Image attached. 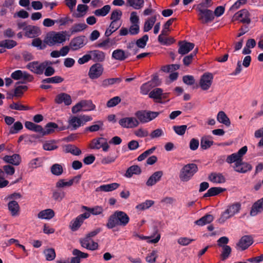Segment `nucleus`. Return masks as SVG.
Segmentation results:
<instances>
[{"mask_svg": "<svg viewBox=\"0 0 263 263\" xmlns=\"http://www.w3.org/2000/svg\"><path fill=\"white\" fill-rule=\"evenodd\" d=\"M241 160L242 159H240L237 155V154L235 153L230 155H229L227 157L226 161L227 163L230 164L235 162L234 166V168L235 169L236 167H237V166H239L240 165V162H241Z\"/></svg>", "mask_w": 263, "mask_h": 263, "instance_id": "32", "label": "nucleus"}, {"mask_svg": "<svg viewBox=\"0 0 263 263\" xmlns=\"http://www.w3.org/2000/svg\"><path fill=\"white\" fill-rule=\"evenodd\" d=\"M52 64V62L49 61H45L41 63L38 61H33L29 63L26 65V68L34 73L41 75L43 73L46 67L51 65Z\"/></svg>", "mask_w": 263, "mask_h": 263, "instance_id": "4", "label": "nucleus"}, {"mask_svg": "<svg viewBox=\"0 0 263 263\" xmlns=\"http://www.w3.org/2000/svg\"><path fill=\"white\" fill-rule=\"evenodd\" d=\"M51 172L55 176L61 175L63 172V168L61 164L55 163L53 164L50 168Z\"/></svg>", "mask_w": 263, "mask_h": 263, "instance_id": "53", "label": "nucleus"}, {"mask_svg": "<svg viewBox=\"0 0 263 263\" xmlns=\"http://www.w3.org/2000/svg\"><path fill=\"white\" fill-rule=\"evenodd\" d=\"M72 254L75 256L71 257L70 263H80L81 258H86L88 257V254L82 252L77 249L73 250Z\"/></svg>", "mask_w": 263, "mask_h": 263, "instance_id": "19", "label": "nucleus"}, {"mask_svg": "<svg viewBox=\"0 0 263 263\" xmlns=\"http://www.w3.org/2000/svg\"><path fill=\"white\" fill-rule=\"evenodd\" d=\"M211 137L203 136L200 139V148L205 150L209 148L214 143V141L210 140Z\"/></svg>", "mask_w": 263, "mask_h": 263, "instance_id": "28", "label": "nucleus"}, {"mask_svg": "<svg viewBox=\"0 0 263 263\" xmlns=\"http://www.w3.org/2000/svg\"><path fill=\"white\" fill-rule=\"evenodd\" d=\"M90 53L91 60L96 63L103 62L105 59V53L99 50H93L88 51Z\"/></svg>", "mask_w": 263, "mask_h": 263, "instance_id": "14", "label": "nucleus"}, {"mask_svg": "<svg viewBox=\"0 0 263 263\" xmlns=\"http://www.w3.org/2000/svg\"><path fill=\"white\" fill-rule=\"evenodd\" d=\"M103 67L100 63H95L89 68L88 76L91 79H96L103 73Z\"/></svg>", "mask_w": 263, "mask_h": 263, "instance_id": "10", "label": "nucleus"}, {"mask_svg": "<svg viewBox=\"0 0 263 263\" xmlns=\"http://www.w3.org/2000/svg\"><path fill=\"white\" fill-rule=\"evenodd\" d=\"M28 87L26 85H20L15 87L14 91V96L16 97H21L24 92V91L27 90Z\"/></svg>", "mask_w": 263, "mask_h": 263, "instance_id": "60", "label": "nucleus"}, {"mask_svg": "<svg viewBox=\"0 0 263 263\" xmlns=\"http://www.w3.org/2000/svg\"><path fill=\"white\" fill-rule=\"evenodd\" d=\"M8 208L12 216H15L18 214L20 206L17 201L15 200L10 201L8 204Z\"/></svg>", "mask_w": 263, "mask_h": 263, "instance_id": "38", "label": "nucleus"}, {"mask_svg": "<svg viewBox=\"0 0 263 263\" xmlns=\"http://www.w3.org/2000/svg\"><path fill=\"white\" fill-rule=\"evenodd\" d=\"M262 211H263V197L253 204L250 211V215L252 216H255L258 213Z\"/></svg>", "mask_w": 263, "mask_h": 263, "instance_id": "23", "label": "nucleus"}, {"mask_svg": "<svg viewBox=\"0 0 263 263\" xmlns=\"http://www.w3.org/2000/svg\"><path fill=\"white\" fill-rule=\"evenodd\" d=\"M144 4V0H127V5L135 9L142 8Z\"/></svg>", "mask_w": 263, "mask_h": 263, "instance_id": "43", "label": "nucleus"}, {"mask_svg": "<svg viewBox=\"0 0 263 263\" xmlns=\"http://www.w3.org/2000/svg\"><path fill=\"white\" fill-rule=\"evenodd\" d=\"M66 36L63 32L54 33L47 36L44 42L49 46H52L57 44H61L66 41Z\"/></svg>", "mask_w": 263, "mask_h": 263, "instance_id": "6", "label": "nucleus"}, {"mask_svg": "<svg viewBox=\"0 0 263 263\" xmlns=\"http://www.w3.org/2000/svg\"><path fill=\"white\" fill-rule=\"evenodd\" d=\"M97 124H94L90 126L87 127L85 129L86 131H90V132H95L98 131L103 125V123L101 121L97 122Z\"/></svg>", "mask_w": 263, "mask_h": 263, "instance_id": "63", "label": "nucleus"}, {"mask_svg": "<svg viewBox=\"0 0 263 263\" xmlns=\"http://www.w3.org/2000/svg\"><path fill=\"white\" fill-rule=\"evenodd\" d=\"M119 124L123 128H133L139 125V122L134 117H125L119 121Z\"/></svg>", "mask_w": 263, "mask_h": 263, "instance_id": "9", "label": "nucleus"}, {"mask_svg": "<svg viewBox=\"0 0 263 263\" xmlns=\"http://www.w3.org/2000/svg\"><path fill=\"white\" fill-rule=\"evenodd\" d=\"M129 221V217L124 212L116 211L108 218L106 227L112 229L117 226H126Z\"/></svg>", "mask_w": 263, "mask_h": 263, "instance_id": "1", "label": "nucleus"}, {"mask_svg": "<svg viewBox=\"0 0 263 263\" xmlns=\"http://www.w3.org/2000/svg\"><path fill=\"white\" fill-rule=\"evenodd\" d=\"M231 252V248L229 246L223 245L222 246V252L221 255V259L224 260L228 258Z\"/></svg>", "mask_w": 263, "mask_h": 263, "instance_id": "61", "label": "nucleus"}, {"mask_svg": "<svg viewBox=\"0 0 263 263\" xmlns=\"http://www.w3.org/2000/svg\"><path fill=\"white\" fill-rule=\"evenodd\" d=\"M110 9V6L106 5L101 9L96 10L93 13L97 16H105L109 12Z\"/></svg>", "mask_w": 263, "mask_h": 263, "instance_id": "42", "label": "nucleus"}, {"mask_svg": "<svg viewBox=\"0 0 263 263\" xmlns=\"http://www.w3.org/2000/svg\"><path fill=\"white\" fill-rule=\"evenodd\" d=\"M122 15V12L120 9H115L113 10L110 14V19L112 20L111 22L118 23Z\"/></svg>", "mask_w": 263, "mask_h": 263, "instance_id": "52", "label": "nucleus"}, {"mask_svg": "<svg viewBox=\"0 0 263 263\" xmlns=\"http://www.w3.org/2000/svg\"><path fill=\"white\" fill-rule=\"evenodd\" d=\"M54 102L58 104H61L63 103L65 105L68 106L71 104L72 100L69 95L62 92L55 96Z\"/></svg>", "mask_w": 263, "mask_h": 263, "instance_id": "15", "label": "nucleus"}, {"mask_svg": "<svg viewBox=\"0 0 263 263\" xmlns=\"http://www.w3.org/2000/svg\"><path fill=\"white\" fill-rule=\"evenodd\" d=\"M58 125L54 122H49L43 128V131L41 132L42 136H45L53 133L55 129H58Z\"/></svg>", "mask_w": 263, "mask_h": 263, "instance_id": "27", "label": "nucleus"}, {"mask_svg": "<svg viewBox=\"0 0 263 263\" xmlns=\"http://www.w3.org/2000/svg\"><path fill=\"white\" fill-rule=\"evenodd\" d=\"M54 215L53 210L48 209L40 212L37 214V217L42 219H50L54 216Z\"/></svg>", "mask_w": 263, "mask_h": 263, "instance_id": "26", "label": "nucleus"}, {"mask_svg": "<svg viewBox=\"0 0 263 263\" xmlns=\"http://www.w3.org/2000/svg\"><path fill=\"white\" fill-rule=\"evenodd\" d=\"M43 254L45 256L46 259L48 261H52L56 257L55 250L53 248H48L44 250Z\"/></svg>", "mask_w": 263, "mask_h": 263, "instance_id": "46", "label": "nucleus"}, {"mask_svg": "<svg viewBox=\"0 0 263 263\" xmlns=\"http://www.w3.org/2000/svg\"><path fill=\"white\" fill-rule=\"evenodd\" d=\"M173 129L176 134L179 136L183 135L187 129V125H175L173 127Z\"/></svg>", "mask_w": 263, "mask_h": 263, "instance_id": "58", "label": "nucleus"}, {"mask_svg": "<svg viewBox=\"0 0 263 263\" xmlns=\"http://www.w3.org/2000/svg\"><path fill=\"white\" fill-rule=\"evenodd\" d=\"M156 21V17L155 16H153L146 20L145 22L144 27H143V31L144 32H146L149 31L154 26L155 22Z\"/></svg>", "mask_w": 263, "mask_h": 263, "instance_id": "49", "label": "nucleus"}, {"mask_svg": "<svg viewBox=\"0 0 263 263\" xmlns=\"http://www.w3.org/2000/svg\"><path fill=\"white\" fill-rule=\"evenodd\" d=\"M63 148L65 153H70L74 156H79L82 153L80 149L72 144H66L63 146Z\"/></svg>", "mask_w": 263, "mask_h": 263, "instance_id": "25", "label": "nucleus"}, {"mask_svg": "<svg viewBox=\"0 0 263 263\" xmlns=\"http://www.w3.org/2000/svg\"><path fill=\"white\" fill-rule=\"evenodd\" d=\"M87 26L85 23L74 24L70 28V32L72 34L82 31L87 28Z\"/></svg>", "mask_w": 263, "mask_h": 263, "instance_id": "48", "label": "nucleus"}, {"mask_svg": "<svg viewBox=\"0 0 263 263\" xmlns=\"http://www.w3.org/2000/svg\"><path fill=\"white\" fill-rule=\"evenodd\" d=\"M176 20V18H171L169 19L163 25L162 34L164 35H168L169 31V27L172 25L173 23Z\"/></svg>", "mask_w": 263, "mask_h": 263, "instance_id": "57", "label": "nucleus"}, {"mask_svg": "<svg viewBox=\"0 0 263 263\" xmlns=\"http://www.w3.org/2000/svg\"><path fill=\"white\" fill-rule=\"evenodd\" d=\"M178 45L179 47L178 52L182 55L189 53L195 46L194 43L187 42L186 41H179Z\"/></svg>", "mask_w": 263, "mask_h": 263, "instance_id": "13", "label": "nucleus"}, {"mask_svg": "<svg viewBox=\"0 0 263 263\" xmlns=\"http://www.w3.org/2000/svg\"><path fill=\"white\" fill-rule=\"evenodd\" d=\"M81 102L84 111L93 110L96 108V105L90 100H83L81 101Z\"/></svg>", "mask_w": 263, "mask_h": 263, "instance_id": "37", "label": "nucleus"}, {"mask_svg": "<svg viewBox=\"0 0 263 263\" xmlns=\"http://www.w3.org/2000/svg\"><path fill=\"white\" fill-rule=\"evenodd\" d=\"M65 192L62 190H54L52 192V198L58 202L61 201L65 196Z\"/></svg>", "mask_w": 263, "mask_h": 263, "instance_id": "41", "label": "nucleus"}, {"mask_svg": "<svg viewBox=\"0 0 263 263\" xmlns=\"http://www.w3.org/2000/svg\"><path fill=\"white\" fill-rule=\"evenodd\" d=\"M15 41L10 40H5L0 42V47H4L7 49H11L16 46Z\"/></svg>", "mask_w": 263, "mask_h": 263, "instance_id": "51", "label": "nucleus"}, {"mask_svg": "<svg viewBox=\"0 0 263 263\" xmlns=\"http://www.w3.org/2000/svg\"><path fill=\"white\" fill-rule=\"evenodd\" d=\"M68 125L71 130L78 129L79 127L84 125V122L80 118L76 116H72L68 120Z\"/></svg>", "mask_w": 263, "mask_h": 263, "instance_id": "16", "label": "nucleus"}, {"mask_svg": "<svg viewBox=\"0 0 263 263\" xmlns=\"http://www.w3.org/2000/svg\"><path fill=\"white\" fill-rule=\"evenodd\" d=\"M241 204L239 202L235 203L228 206L221 215L218 221L220 223H223L227 219L233 216L238 213L240 210Z\"/></svg>", "mask_w": 263, "mask_h": 263, "instance_id": "5", "label": "nucleus"}, {"mask_svg": "<svg viewBox=\"0 0 263 263\" xmlns=\"http://www.w3.org/2000/svg\"><path fill=\"white\" fill-rule=\"evenodd\" d=\"M85 36H79L72 39L69 44V47L73 51L79 50L85 46Z\"/></svg>", "mask_w": 263, "mask_h": 263, "instance_id": "12", "label": "nucleus"}, {"mask_svg": "<svg viewBox=\"0 0 263 263\" xmlns=\"http://www.w3.org/2000/svg\"><path fill=\"white\" fill-rule=\"evenodd\" d=\"M162 89L156 88L152 90L149 93V97L153 99L155 102L162 103Z\"/></svg>", "mask_w": 263, "mask_h": 263, "instance_id": "21", "label": "nucleus"}, {"mask_svg": "<svg viewBox=\"0 0 263 263\" xmlns=\"http://www.w3.org/2000/svg\"><path fill=\"white\" fill-rule=\"evenodd\" d=\"M64 81V79L60 76H54L51 78H48L42 80V83L43 84L45 83H52V84H58Z\"/></svg>", "mask_w": 263, "mask_h": 263, "instance_id": "47", "label": "nucleus"}, {"mask_svg": "<svg viewBox=\"0 0 263 263\" xmlns=\"http://www.w3.org/2000/svg\"><path fill=\"white\" fill-rule=\"evenodd\" d=\"M214 220V217L211 214H207L198 220L195 221L196 224L199 226H203L211 223Z\"/></svg>", "mask_w": 263, "mask_h": 263, "instance_id": "29", "label": "nucleus"}, {"mask_svg": "<svg viewBox=\"0 0 263 263\" xmlns=\"http://www.w3.org/2000/svg\"><path fill=\"white\" fill-rule=\"evenodd\" d=\"M83 223L80 218L77 216L70 221L69 227L72 231L75 232L80 228Z\"/></svg>", "mask_w": 263, "mask_h": 263, "instance_id": "40", "label": "nucleus"}, {"mask_svg": "<svg viewBox=\"0 0 263 263\" xmlns=\"http://www.w3.org/2000/svg\"><path fill=\"white\" fill-rule=\"evenodd\" d=\"M121 24L118 23L111 22L108 28L105 32V35L106 37L109 36L112 33L117 30L121 26Z\"/></svg>", "mask_w": 263, "mask_h": 263, "instance_id": "44", "label": "nucleus"}, {"mask_svg": "<svg viewBox=\"0 0 263 263\" xmlns=\"http://www.w3.org/2000/svg\"><path fill=\"white\" fill-rule=\"evenodd\" d=\"M253 242V238L251 236L245 235L242 236L237 243V246L239 247L242 250L247 249Z\"/></svg>", "mask_w": 263, "mask_h": 263, "instance_id": "17", "label": "nucleus"}, {"mask_svg": "<svg viewBox=\"0 0 263 263\" xmlns=\"http://www.w3.org/2000/svg\"><path fill=\"white\" fill-rule=\"evenodd\" d=\"M198 11V19L202 24H208L214 19L213 12L210 9H200Z\"/></svg>", "mask_w": 263, "mask_h": 263, "instance_id": "7", "label": "nucleus"}, {"mask_svg": "<svg viewBox=\"0 0 263 263\" xmlns=\"http://www.w3.org/2000/svg\"><path fill=\"white\" fill-rule=\"evenodd\" d=\"M141 173V170L140 167L137 165H134L127 168L126 171L125 176L127 178H130L133 175H139Z\"/></svg>", "mask_w": 263, "mask_h": 263, "instance_id": "33", "label": "nucleus"}, {"mask_svg": "<svg viewBox=\"0 0 263 263\" xmlns=\"http://www.w3.org/2000/svg\"><path fill=\"white\" fill-rule=\"evenodd\" d=\"M112 58L120 61H124L126 59L125 51L120 49L115 50L112 53Z\"/></svg>", "mask_w": 263, "mask_h": 263, "instance_id": "39", "label": "nucleus"}, {"mask_svg": "<svg viewBox=\"0 0 263 263\" xmlns=\"http://www.w3.org/2000/svg\"><path fill=\"white\" fill-rule=\"evenodd\" d=\"M159 114L160 112L141 110L136 111L135 115L139 123H146L155 119Z\"/></svg>", "mask_w": 263, "mask_h": 263, "instance_id": "3", "label": "nucleus"}, {"mask_svg": "<svg viewBox=\"0 0 263 263\" xmlns=\"http://www.w3.org/2000/svg\"><path fill=\"white\" fill-rule=\"evenodd\" d=\"M21 80H23V81L22 82H17L16 84H25L27 82H32L34 80V77L32 75L29 74L27 71H23L22 78Z\"/></svg>", "mask_w": 263, "mask_h": 263, "instance_id": "54", "label": "nucleus"}, {"mask_svg": "<svg viewBox=\"0 0 263 263\" xmlns=\"http://www.w3.org/2000/svg\"><path fill=\"white\" fill-rule=\"evenodd\" d=\"M39 27L36 26L28 25L26 28L25 36L29 38H33L41 34Z\"/></svg>", "mask_w": 263, "mask_h": 263, "instance_id": "18", "label": "nucleus"}, {"mask_svg": "<svg viewBox=\"0 0 263 263\" xmlns=\"http://www.w3.org/2000/svg\"><path fill=\"white\" fill-rule=\"evenodd\" d=\"M235 20L239 21L240 22L249 24L251 22L250 18V13L247 9H242L237 13L234 16Z\"/></svg>", "mask_w": 263, "mask_h": 263, "instance_id": "11", "label": "nucleus"}, {"mask_svg": "<svg viewBox=\"0 0 263 263\" xmlns=\"http://www.w3.org/2000/svg\"><path fill=\"white\" fill-rule=\"evenodd\" d=\"M252 165L242 161V159L241 160V162H240V164L237 167L235 168V171L240 173H246L248 171H250L252 170Z\"/></svg>", "mask_w": 263, "mask_h": 263, "instance_id": "35", "label": "nucleus"}, {"mask_svg": "<svg viewBox=\"0 0 263 263\" xmlns=\"http://www.w3.org/2000/svg\"><path fill=\"white\" fill-rule=\"evenodd\" d=\"M121 81L122 79L120 78L106 79L102 81L101 86L105 88L116 83L119 84Z\"/></svg>", "mask_w": 263, "mask_h": 263, "instance_id": "45", "label": "nucleus"}, {"mask_svg": "<svg viewBox=\"0 0 263 263\" xmlns=\"http://www.w3.org/2000/svg\"><path fill=\"white\" fill-rule=\"evenodd\" d=\"M3 160L8 163L14 165H18L21 161V156L18 154H13L12 156L6 155L3 158Z\"/></svg>", "mask_w": 263, "mask_h": 263, "instance_id": "24", "label": "nucleus"}, {"mask_svg": "<svg viewBox=\"0 0 263 263\" xmlns=\"http://www.w3.org/2000/svg\"><path fill=\"white\" fill-rule=\"evenodd\" d=\"M208 179L212 182L223 183L226 182V178L221 173H211L208 176Z\"/></svg>", "mask_w": 263, "mask_h": 263, "instance_id": "22", "label": "nucleus"}, {"mask_svg": "<svg viewBox=\"0 0 263 263\" xmlns=\"http://www.w3.org/2000/svg\"><path fill=\"white\" fill-rule=\"evenodd\" d=\"M25 126L29 130L39 133L41 134V132L43 131V128L40 125L35 124L30 121H26Z\"/></svg>", "mask_w": 263, "mask_h": 263, "instance_id": "36", "label": "nucleus"}, {"mask_svg": "<svg viewBox=\"0 0 263 263\" xmlns=\"http://www.w3.org/2000/svg\"><path fill=\"white\" fill-rule=\"evenodd\" d=\"M120 184L117 183L104 184L96 189V191L110 192L117 189Z\"/></svg>", "mask_w": 263, "mask_h": 263, "instance_id": "30", "label": "nucleus"}, {"mask_svg": "<svg viewBox=\"0 0 263 263\" xmlns=\"http://www.w3.org/2000/svg\"><path fill=\"white\" fill-rule=\"evenodd\" d=\"M155 202L152 200H146L144 202L138 204L136 208L139 210H145L152 206Z\"/></svg>", "mask_w": 263, "mask_h": 263, "instance_id": "50", "label": "nucleus"}, {"mask_svg": "<svg viewBox=\"0 0 263 263\" xmlns=\"http://www.w3.org/2000/svg\"><path fill=\"white\" fill-rule=\"evenodd\" d=\"M104 140H105V138L102 137L92 139L90 145V148L91 149H100L101 148V145L102 143L101 142V141Z\"/></svg>", "mask_w": 263, "mask_h": 263, "instance_id": "55", "label": "nucleus"}, {"mask_svg": "<svg viewBox=\"0 0 263 263\" xmlns=\"http://www.w3.org/2000/svg\"><path fill=\"white\" fill-rule=\"evenodd\" d=\"M198 171L197 164L195 163L187 164L180 170L179 178L181 181L187 182L192 179Z\"/></svg>", "mask_w": 263, "mask_h": 263, "instance_id": "2", "label": "nucleus"}, {"mask_svg": "<svg viewBox=\"0 0 263 263\" xmlns=\"http://www.w3.org/2000/svg\"><path fill=\"white\" fill-rule=\"evenodd\" d=\"M163 175V172L159 171L155 172L148 179L146 182L147 186H151L155 184L157 182L160 180Z\"/></svg>", "mask_w": 263, "mask_h": 263, "instance_id": "20", "label": "nucleus"}, {"mask_svg": "<svg viewBox=\"0 0 263 263\" xmlns=\"http://www.w3.org/2000/svg\"><path fill=\"white\" fill-rule=\"evenodd\" d=\"M214 77L212 73L210 72L204 73L201 77L199 85L201 88L203 90H208L211 87Z\"/></svg>", "mask_w": 263, "mask_h": 263, "instance_id": "8", "label": "nucleus"}, {"mask_svg": "<svg viewBox=\"0 0 263 263\" xmlns=\"http://www.w3.org/2000/svg\"><path fill=\"white\" fill-rule=\"evenodd\" d=\"M156 149V147L155 146H154L151 148L145 151L142 154H141L138 156V157L137 158L138 161H141L144 160L148 155L153 154Z\"/></svg>", "mask_w": 263, "mask_h": 263, "instance_id": "59", "label": "nucleus"}, {"mask_svg": "<svg viewBox=\"0 0 263 263\" xmlns=\"http://www.w3.org/2000/svg\"><path fill=\"white\" fill-rule=\"evenodd\" d=\"M148 40V35L145 34L142 37L137 40L136 42V45L139 48H144L146 46Z\"/></svg>", "mask_w": 263, "mask_h": 263, "instance_id": "56", "label": "nucleus"}, {"mask_svg": "<svg viewBox=\"0 0 263 263\" xmlns=\"http://www.w3.org/2000/svg\"><path fill=\"white\" fill-rule=\"evenodd\" d=\"M217 121L227 126H230L231 125V121L228 117L226 113L223 111H220L217 116Z\"/></svg>", "mask_w": 263, "mask_h": 263, "instance_id": "34", "label": "nucleus"}, {"mask_svg": "<svg viewBox=\"0 0 263 263\" xmlns=\"http://www.w3.org/2000/svg\"><path fill=\"white\" fill-rule=\"evenodd\" d=\"M42 161L41 158H36L32 159L28 163V167L31 168H36L40 166Z\"/></svg>", "mask_w": 263, "mask_h": 263, "instance_id": "62", "label": "nucleus"}, {"mask_svg": "<svg viewBox=\"0 0 263 263\" xmlns=\"http://www.w3.org/2000/svg\"><path fill=\"white\" fill-rule=\"evenodd\" d=\"M224 191H226L225 189L220 187H212L209 189L207 192L204 194L203 197L214 196L222 193Z\"/></svg>", "mask_w": 263, "mask_h": 263, "instance_id": "31", "label": "nucleus"}, {"mask_svg": "<svg viewBox=\"0 0 263 263\" xmlns=\"http://www.w3.org/2000/svg\"><path fill=\"white\" fill-rule=\"evenodd\" d=\"M23 126L22 123L20 121L15 122L13 125L10 128L9 133L14 134L18 133L19 130L23 128Z\"/></svg>", "mask_w": 263, "mask_h": 263, "instance_id": "64", "label": "nucleus"}]
</instances>
